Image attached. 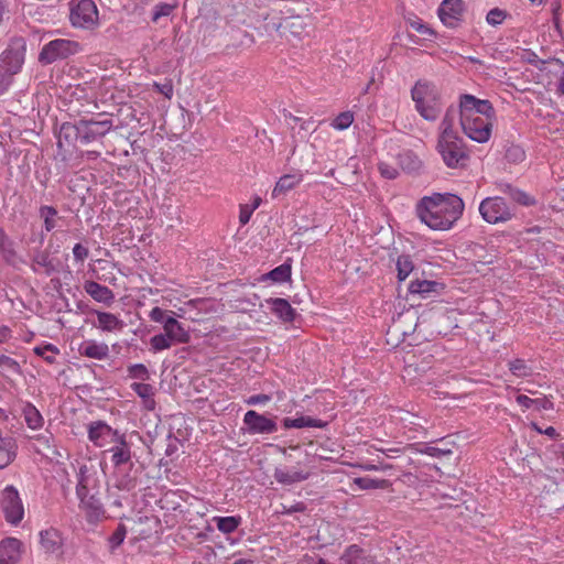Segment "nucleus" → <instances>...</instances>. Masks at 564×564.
I'll list each match as a JSON object with an SVG mask.
<instances>
[{
  "mask_svg": "<svg viewBox=\"0 0 564 564\" xmlns=\"http://www.w3.org/2000/svg\"><path fill=\"white\" fill-rule=\"evenodd\" d=\"M464 200L452 193L422 197L415 207L419 219L433 230H448L462 217Z\"/></svg>",
  "mask_w": 564,
  "mask_h": 564,
  "instance_id": "nucleus-1",
  "label": "nucleus"
},
{
  "mask_svg": "<svg viewBox=\"0 0 564 564\" xmlns=\"http://www.w3.org/2000/svg\"><path fill=\"white\" fill-rule=\"evenodd\" d=\"M97 479L88 474L87 466L79 467L76 495L80 501V508L89 523H97L106 518V510L100 498V492L96 489Z\"/></svg>",
  "mask_w": 564,
  "mask_h": 564,
  "instance_id": "nucleus-2",
  "label": "nucleus"
},
{
  "mask_svg": "<svg viewBox=\"0 0 564 564\" xmlns=\"http://www.w3.org/2000/svg\"><path fill=\"white\" fill-rule=\"evenodd\" d=\"M415 110L426 121H435L443 110L442 94L438 87L426 79H419L411 89Z\"/></svg>",
  "mask_w": 564,
  "mask_h": 564,
  "instance_id": "nucleus-3",
  "label": "nucleus"
},
{
  "mask_svg": "<svg viewBox=\"0 0 564 564\" xmlns=\"http://www.w3.org/2000/svg\"><path fill=\"white\" fill-rule=\"evenodd\" d=\"M436 150L444 164L449 169H462L467 165L469 154L464 140L457 135H438Z\"/></svg>",
  "mask_w": 564,
  "mask_h": 564,
  "instance_id": "nucleus-4",
  "label": "nucleus"
},
{
  "mask_svg": "<svg viewBox=\"0 0 564 564\" xmlns=\"http://www.w3.org/2000/svg\"><path fill=\"white\" fill-rule=\"evenodd\" d=\"M113 128L110 115L100 112L79 119V142L89 144L104 138Z\"/></svg>",
  "mask_w": 564,
  "mask_h": 564,
  "instance_id": "nucleus-5",
  "label": "nucleus"
},
{
  "mask_svg": "<svg viewBox=\"0 0 564 564\" xmlns=\"http://www.w3.org/2000/svg\"><path fill=\"white\" fill-rule=\"evenodd\" d=\"M80 44L73 40L56 39L44 44L40 54L39 62L42 65H51L55 62L67 59L80 51Z\"/></svg>",
  "mask_w": 564,
  "mask_h": 564,
  "instance_id": "nucleus-6",
  "label": "nucleus"
},
{
  "mask_svg": "<svg viewBox=\"0 0 564 564\" xmlns=\"http://www.w3.org/2000/svg\"><path fill=\"white\" fill-rule=\"evenodd\" d=\"M0 511L11 525H19L24 518V505L19 490L13 485L6 486L0 492Z\"/></svg>",
  "mask_w": 564,
  "mask_h": 564,
  "instance_id": "nucleus-7",
  "label": "nucleus"
},
{
  "mask_svg": "<svg viewBox=\"0 0 564 564\" xmlns=\"http://www.w3.org/2000/svg\"><path fill=\"white\" fill-rule=\"evenodd\" d=\"M276 419V415L270 413H259L254 410H249L243 415L241 432L248 435H269L276 433L279 430Z\"/></svg>",
  "mask_w": 564,
  "mask_h": 564,
  "instance_id": "nucleus-8",
  "label": "nucleus"
},
{
  "mask_svg": "<svg viewBox=\"0 0 564 564\" xmlns=\"http://www.w3.org/2000/svg\"><path fill=\"white\" fill-rule=\"evenodd\" d=\"M479 213L488 224L507 223L514 216L511 207L500 196L486 197L479 205Z\"/></svg>",
  "mask_w": 564,
  "mask_h": 564,
  "instance_id": "nucleus-9",
  "label": "nucleus"
},
{
  "mask_svg": "<svg viewBox=\"0 0 564 564\" xmlns=\"http://www.w3.org/2000/svg\"><path fill=\"white\" fill-rule=\"evenodd\" d=\"M26 55V40L23 36H12L7 48L0 54V66L17 75L22 70Z\"/></svg>",
  "mask_w": 564,
  "mask_h": 564,
  "instance_id": "nucleus-10",
  "label": "nucleus"
},
{
  "mask_svg": "<svg viewBox=\"0 0 564 564\" xmlns=\"http://www.w3.org/2000/svg\"><path fill=\"white\" fill-rule=\"evenodd\" d=\"M460 127L463 132L473 141L485 143L490 139L492 123L480 116L460 111Z\"/></svg>",
  "mask_w": 564,
  "mask_h": 564,
  "instance_id": "nucleus-11",
  "label": "nucleus"
},
{
  "mask_svg": "<svg viewBox=\"0 0 564 564\" xmlns=\"http://www.w3.org/2000/svg\"><path fill=\"white\" fill-rule=\"evenodd\" d=\"M69 21L73 26L94 29L98 23V11L93 0H79L70 2Z\"/></svg>",
  "mask_w": 564,
  "mask_h": 564,
  "instance_id": "nucleus-12",
  "label": "nucleus"
},
{
  "mask_svg": "<svg viewBox=\"0 0 564 564\" xmlns=\"http://www.w3.org/2000/svg\"><path fill=\"white\" fill-rule=\"evenodd\" d=\"M113 446L109 448L111 453L112 465L121 473V468L126 465L130 466V470L133 469L134 464L132 462L131 444L127 441V436L123 433H115Z\"/></svg>",
  "mask_w": 564,
  "mask_h": 564,
  "instance_id": "nucleus-13",
  "label": "nucleus"
},
{
  "mask_svg": "<svg viewBox=\"0 0 564 564\" xmlns=\"http://www.w3.org/2000/svg\"><path fill=\"white\" fill-rule=\"evenodd\" d=\"M464 12L465 2L463 0H443L437 10L442 23L451 29L460 25Z\"/></svg>",
  "mask_w": 564,
  "mask_h": 564,
  "instance_id": "nucleus-14",
  "label": "nucleus"
},
{
  "mask_svg": "<svg viewBox=\"0 0 564 564\" xmlns=\"http://www.w3.org/2000/svg\"><path fill=\"white\" fill-rule=\"evenodd\" d=\"M460 111L480 116L487 120L495 117V108L487 99H478L473 95L464 94L460 96Z\"/></svg>",
  "mask_w": 564,
  "mask_h": 564,
  "instance_id": "nucleus-15",
  "label": "nucleus"
},
{
  "mask_svg": "<svg viewBox=\"0 0 564 564\" xmlns=\"http://www.w3.org/2000/svg\"><path fill=\"white\" fill-rule=\"evenodd\" d=\"M31 269L34 273L44 272L45 275L50 276L55 272H58V262L51 257L48 250H34L32 257Z\"/></svg>",
  "mask_w": 564,
  "mask_h": 564,
  "instance_id": "nucleus-16",
  "label": "nucleus"
},
{
  "mask_svg": "<svg viewBox=\"0 0 564 564\" xmlns=\"http://www.w3.org/2000/svg\"><path fill=\"white\" fill-rule=\"evenodd\" d=\"M24 546L17 538H4L0 541V556L6 558L8 564H18L21 561Z\"/></svg>",
  "mask_w": 564,
  "mask_h": 564,
  "instance_id": "nucleus-17",
  "label": "nucleus"
},
{
  "mask_svg": "<svg viewBox=\"0 0 564 564\" xmlns=\"http://www.w3.org/2000/svg\"><path fill=\"white\" fill-rule=\"evenodd\" d=\"M115 433L120 432L118 430H113L102 421L93 422L88 427L89 440L99 447H102L106 444V438L108 437H110V441L113 442Z\"/></svg>",
  "mask_w": 564,
  "mask_h": 564,
  "instance_id": "nucleus-18",
  "label": "nucleus"
},
{
  "mask_svg": "<svg viewBox=\"0 0 564 564\" xmlns=\"http://www.w3.org/2000/svg\"><path fill=\"white\" fill-rule=\"evenodd\" d=\"M497 188L501 193L507 195L511 200H513L514 203H517L521 206L530 207V206L536 205V199L533 196H531L530 194H528L527 192H524L518 187H514L510 183H506V182L498 183Z\"/></svg>",
  "mask_w": 564,
  "mask_h": 564,
  "instance_id": "nucleus-19",
  "label": "nucleus"
},
{
  "mask_svg": "<svg viewBox=\"0 0 564 564\" xmlns=\"http://www.w3.org/2000/svg\"><path fill=\"white\" fill-rule=\"evenodd\" d=\"M85 292L96 302L110 306L115 301V294L108 286L95 281H86L84 284Z\"/></svg>",
  "mask_w": 564,
  "mask_h": 564,
  "instance_id": "nucleus-20",
  "label": "nucleus"
},
{
  "mask_svg": "<svg viewBox=\"0 0 564 564\" xmlns=\"http://www.w3.org/2000/svg\"><path fill=\"white\" fill-rule=\"evenodd\" d=\"M265 303L272 313L283 322L291 323L295 319L296 312L285 299L270 297L265 300Z\"/></svg>",
  "mask_w": 564,
  "mask_h": 564,
  "instance_id": "nucleus-21",
  "label": "nucleus"
},
{
  "mask_svg": "<svg viewBox=\"0 0 564 564\" xmlns=\"http://www.w3.org/2000/svg\"><path fill=\"white\" fill-rule=\"evenodd\" d=\"M164 334L173 341V344H187L191 335L184 326L174 317H169L164 323Z\"/></svg>",
  "mask_w": 564,
  "mask_h": 564,
  "instance_id": "nucleus-22",
  "label": "nucleus"
},
{
  "mask_svg": "<svg viewBox=\"0 0 564 564\" xmlns=\"http://www.w3.org/2000/svg\"><path fill=\"white\" fill-rule=\"evenodd\" d=\"M457 118L460 120V102L457 106L449 105L447 107L438 126V135H457V131L455 130Z\"/></svg>",
  "mask_w": 564,
  "mask_h": 564,
  "instance_id": "nucleus-23",
  "label": "nucleus"
},
{
  "mask_svg": "<svg viewBox=\"0 0 564 564\" xmlns=\"http://www.w3.org/2000/svg\"><path fill=\"white\" fill-rule=\"evenodd\" d=\"M80 356L104 360L109 356V347L106 343H97L95 340H85L78 347Z\"/></svg>",
  "mask_w": 564,
  "mask_h": 564,
  "instance_id": "nucleus-24",
  "label": "nucleus"
},
{
  "mask_svg": "<svg viewBox=\"0 0 564 564\" xmlns=\"http://www.w3.org/2000/svg\"><path fill=\"white\" fill-rule=\"evenodd\" d=\"M308 476L310 474L307 471L296 468L285 469L276 467L273 473V477L276 480V482L288 486L304 481L308 478Z\"/></svg>",
  "mask_w": 564,
  "mask_h": 564,
  "instance_id": "nucleus-25",
  "label": "nucleus"
},
{
  "mask_svg": "<svg viewBox=\"0 0 564 564\" xmlns=\"http://www.w3.org/2000/svg\"><path fill=\"white\" fill-rule=\"evenodd\" d=\"M516 401L523 409H534L536 411H549L554 409L553 401L546 395L532 399L525 394H518L516 397Z\"/></svg>",
  "mask_w": 564,
  "mask_h": 564,
  "instance_id": "nucleus-26",
  "label": "nucleus"
},
{
  "mask_svg": "<svg viewBox=\"0 0 564 564\" xmlns=\"http://www.w3.org/2000/svg\"><path fill=\"white\" fill-rule=\"evenodd\" d=\"M93 313L97 315V324L95 326L104 332L120 330L124 326L123 322L112 313L97 310H94Z\"/></svg>",
  "mask_w": 564,
  "mask_h": 564,
  "instance_id": "nucleus-27",
  "label": "nucleus"
},
{
  "mask_svg": "<svg viewBox=\"0 0 564 564\" xmlns=\"http://www.w3.org/2000/svg\"><path fill=\"white\" fill-rule=\"evenodd\" d=\"M282 425L285 430L289 429H303V427H317L324 429L327 426V422L311 416H299V417H284Z\"/></svg>",
  "mask_w": 564,
  "mask_h": 564,
  "instance_id": "nucleus-28",
  "label": "nucleus"
},
{
  "mask_svg": "<svg viewBox=\"0 0 564 564\" xmlns=\"http://www.w3.org/2000/svg\"><path fill=\"white\" fill-rule=\"evenodd\" d=\"M339 560L344 564H372V558L367 556L365 550L357 544L349 545Z\"/></svg>",
  "mask_w": 564,
  "mask_h": 564,
  "instance_id": "nucleus-29",
  "label": "nucleus"
},
{
  "mask_svg": "<svg viewBox=\"0 0 564 564\" xmlns=\"http://www.w3.org/2000/svg\"><path fill=\"white\" fill-rule=\"evenodd\" d=\"M40 542L47 553H56L62 549L63 540L59 532L55 529L41 531Z\"/></svg>",
  "mask_w": 564,
  "mask_h": 564,
  "instance_id": "nucleus-30",
  "label": "nucleus"
},
{
  "mask_svg": "<svg viewBox=\"0 0 564 564\" xmlns=\"http://www.w3.org/2000/svg\"><path fill=\"white\" fill-rule=\"evenodd\" d=\"M303 180L302 174H285L279 178L273 191L272 197L275 198L282 194L288 193L299 185Z\"/></svg>",
  "mask_w": 564,
  "mask_h": 564,
  "instance_id": "nucleus-31",
  "label": "nucleus"
},
{
  "mask_svg": "<svg viewBox=\"0 0 564 564\" xmlns=\"http://www.w3.org/2000/svg\"><path fill=\"white\" fill-rule=\"evenodd\" d=\"M272 29L276 31L281 36L285 34V31H290L293 35H300L302 29V20L300 17H288L280 19L279 23H273Z\"/></svg>",
  "mask_w": 564,
  "mask_h": 564,
  "instance_id": "nucleus-32",
  "label": "nucleus"
},
{
  "mask_svg": "<svg viewBox=\"0 0 564 564\" xmlns=\"http://www.w3.org/2000/svg\"><path fill=\"white\" fill-rule=\"evenodd\" d=\"M22 415L26 425L32 430H39L43 426L44 420L40 411L31 403L24 402L22 405Z\"/></svg>",
  "mask_w": 564,
  "mask_h": 564,
  "instance_id": "nucleus-33",
  "label": "nucleus"
},
{
  "mask_svg": "<svg viewBox=\"0 0 564 564\" xmlns=\"http://www.w3.org/2000/svg\"><path fill=\"white\" fill-rule=\"evenodd\" d=\"M39 215L43 219L44 230L50 232L57 227L58 213L53 206L42 205L39 208Z\"/></svg>",
  "mask_w": 564,
  "mask_h": 564,
  "instance_id": "nucleus-34",
  "label": "nucleus"
},
{
  "mask_svg": "<svg viewBox=\"0 0 564 564\" xmlns=\"http://www.w3.org/2000/svg\"><path fill=\"white\" fill-rule=\"evenodd\" d=\"M400 167L408 172H416L420 170L422 162L412 151H404L398 155Z\"/></svg>",
  "mask_w": 564,
  "mask_h": 564,
  "instance_id": "nucleus-35",
  "label": "nucleus"
},
{
  "mask_svg": "<svg viewBox=\"0 0 564 564\" xmlns=\"http://www.w3.org/2000/svg\"><path fill=\"white\" fill-rule=\"evenodd\" d=\"M214 522L217 529L223 533H232L241 523V517L228 516V517H215Z\"/></svg>",
  "mask_w": 564,
  "mask_h": 564,
  "instance_id": "nucleus-36",
  "label": "nucleus"
},
{
  "mask_svg": "<svg viewBox=\"0 0 564 564\" xmlns=\"http://www.w3.org/2000/svg\"><path fill=\"white\" fill-rule=\"evenodd\" d=\"M354 484L361 490L387 489L391 485L388 479H375L368 476L355 478Z\"/></svg>",
  "mask_w": 564,
  "mask_h": 564,
  "instance_id": "nucleus-37",
  "label": "nucleus"
},
{
  "mask_svg": "<svg viewBox=\"0 0 564 564\" xmlns=\"http://www.w3.org/2000/svg\"><path fill=\"white\" fill-rule=\"evenodd\" d=\"M291 264L284 262L279 267L274 268L270 272L263 275V279H269L276 283H283L291 279Z\"/></svg>",
  "mask_w": 564,
  "mask_h": 564,
  "instance_id": "nucleus-38",
  "label": "nucleus"
},
{
  "mask_svg": "<svg viewBox=\"0 0 564 564\" xmlns=\"http://www.w3.org/2000/svg\"><path fill=\"white\" fill-rule=\"evenodd\" d=\"M440 286V283L436 281L430 280H415L412 281L409 285V292L411 294H427L431 292H436V289Z\"/></svg>",
  "mask_w": 564,
  "mask_h": 564,
  "instance_id": "nucleus-39",
  "label": "nucleus"
},
{
  "mask_svg": "<svg viewBox=\"0 0 564 564\" xmlns=\"http://www.w3.org/2000/svg\"><path fill=\"white\" fill-rule=\"evenodd\" d=\"M176 8H177V2H174V3L159 2L152 9L151 21L153 23H159V21L162 18L170 17Z\"/></svg>",
  "mask_w": 564,
  "mask_h": 564,
  "instance_id": "nucleus-40",
  "label": "nucleus"
},
{
  "mask_svg": "<svg viewBox=\"0 0 564 564\" xmlns=\"http://www.w3.org/2000/svg\"><path fill=\"white\" fill-rule=\"evenodd\" d=\"M395 265L399 281H404L414 269V263L409 254L399 256Z\"/></svg>",
  "mask_w": 564,
  "mask_h": 564,
  "instance_id": "nucleus-41",
  "label": "nucleus"
},
{
  "mask_svg": "<svg viewBox=\"0 0 564 564\" xmlns=\"http://www.w3.org/2000/svg\"><path fill=\"white\" fill-rule=\"evenodd\" d=\"M36 356L42 357L47 364L52 365L56 361V356L59 354V349L53 344H45L43 346H36L33 348Z\"/></svg>",
  "mask_w": 564,
  "mask_h": 564,
  "instance_id": "nucleus-42",
  "label": "nucleus"
},
{
  "mask_svg": "<svg viewBox=\"0 0 564 564\" xmlns=\"http://www.w3.org/2000/svg\"><path fill=\"white\" fill-rule=\"evenodd\" d=\"M0 368L6 377L9 375H22L20 364L15 359L6 355H0Z\"/></svg>",
  "mask_w": 564,
  "mask_h": 564,
  "instance_id": "nucleus-43",
  "label": "nucleus"
},
{
  "mask_svg": "<svg viewBox=\"0 0 564 564\" xmlns=\"http://www.w3.org/2000/svg\"><path fill=\"white\" fill-rule=\"evenodd\" d=\"M132 471H133V469L132 470L129 469L128 473H124L118 477L117 485H116L118 489L130 491L137 487V482H138L137 470H134V473L131 474Z\"/></svg>",
  "mask_w": 564,
  "mask_h": 564,
  "instance_id": "nucleus-44",
  "label": "nucleus"
},
{
  "mask_svg": "<svg viewBox=\"0 0 564 564\" xmlns=\"http://www.w3.org/2000/svg\"><path fill=\"white\" fill-rule=\"evenodd\" d=\"M79 120L72 122H65L61 126L59 139H65L69 142L72 139L79 141Z\"/></svg>",
  "mask_w": 564,
  "mask_h": 564,
  "instance_id": "nucleus-45",
  "label": "nucleus"
},
{
  "mask_svg": "<svg viewBox=\"0 0 564 564\" xmlns=\"http://www.w3.org/2000/svg\"><path fill=\"white\" fill-rule=\"evenodd\" d=\"M131 389L140 397L143 402H152L154 395V388L144 382H133L131 384Z\"/></svg>",
  "mask_w": 564,
  "mask_h": 564,
  "instance_id": "nucleus-46",
  "label": "nucleus"
},
{
  "mask_svg": "<svg viewBox=\"0 0 564 564\" xmlns=\"http://www.w3.org/2000/svg\"><path fill=\"white\" fill-rule=\"evenodd\" d=\"M127 535V528L124 524H118L117 529L108 538L109 550L113 552L118 546H120Z\"/></svg>",
  "mask_w": 564,
  "mask_h": 564,
  "instance_id": "nucleus-47",
  "label": "nucleus"
},
{
  "mask_svg": "<svg viewBox=\"0 0 564 564\" xmlns=\"http://www.w3.org/2000/svg\"><path fill=\"white\" fill-rule=\"evenodd\" d=\"M509 369L517 377H528L532 373V369L527 362L519 358L509 362Z\"/></svg>",
  "mask_w": 564,
  "mask_h": 564,
  "instance_id": "nucleus-48",
  "label": "nucleus"
},
{
  "mask_svg": "<svg viewBox=\"0 0 564 564\" xmlns=\"http://www.w3.org/2000/svg\"><path fill=\"white\" fill-rule=\"evenodd\" d=\"M417 452L421 454H425V455H429L432 457H437V458L443 457V456H449L453 453L452 449H449V448H440V447H435V446H432L429 444L420 445V447L417 448Z\"/></svg>",
  "mask_w": 564,
  "mask_h": 564,
  "instance_id": "nucleus-49",
  "label": "nucleus"
},
{
  "mask_svg": "<svg viewBox=\"0 0 564 564\" xmlns=\"http://www.w3.org/2000/svg\"><path fill=\"white\" fill-rule=\"evenodd\" d=\"M128 376L133 379L147 381L150 379V372L143 364H134L128 367Z\"/></svg>",
  "mask_w": 564,
  "mask_h": 564,
  "instance_id": "nucleus-50",
  "label": "nucleus"
},
{
  "mask_svg": "<svg viewBox=\"0 0 564 564\" xmlns=\"http://www.w3.org/2000/svg\"><path fill=\"white\" fill-rule=\"evenodd\" d=\"M354 121V115L350 111L340 112L332 122V127L336 130H345L350 127Z\"/></svg>",
  "mask_w": 564,
  "mask_h": 564,
  "instance_id": "nucleus-51",
  "label": "nucleus"
},
{
  "mask_svg": "<svg viewBox=\"0 0 564 564\" xmlns=\"http://www.w3.org/2000/svg\"><path fill=\"white\" fill-rule=\"evenodd\" d=\"M17 74L0 66V96L4 95L14 82Z\"/></svg>",
  "mask_w": 564,
  "mask_h": 564,
  "instance_id": "nucleus-52",
  "label": "nucleus"
},
{
  "mask_svg": "<svg viewBox=\"0 0 564 564\" xmlns=\"http://www.w3.org/2000/svg\"><path fill=\"white\" fill-rule=\"evenodd\" d=\"M150 344L153 351H161L164 349H169L172 346L173 341L163 333L154 335L150 339Z\"/></svg>",
  "mask_w": 564,
  "mask_h": 564,
  "instance_id": "nucleus-53",
  "label": "nucleus"
},
{
  "mask_svg": "<svg viewBox=\"0 0 564 564\" xmlns=\"http://www.w3.org/2000/svg\"><path fill=\"white\" fill-rule=\"evenodd\" d=\"M506 17H507L506 11H503L499 8H494L487 13L486 21L488 24H490L492 26H497L503 22Z\"/></svg>",
  "mask_w": 564,
  "mask_h": 564,
  "instance_id": "nucleus-54",
  "label": "nucleus"
},
{
  "mask_svg": "<svg viewBox=\"0 0 564 564\" xmlns=\"http://www.w3.org/2000/svg\"><path fill=\"white\" fill-rule=\"evenodd\" d=\"M551 63L557 67V70L561 73L556 83L555 93L558 96H564V62L558 58L551 59Z\"/></svg>",
  "mask_w": 564,
  "mask_h": 564,
  "instance_id": "nucleus-55",
  "label": "nucleus"
},
{
  "mask_svg": "<svg viewBox=\"0 0 564 564\" xmlns=\"http://www.w3.org/2000/svg\"><path fill=\"white\" fill-rule=\"evenodd\" d=\"M506 158L513 163L522 162L525 159L524 150L519 145H511L507 149Z\"/></svg>",
  "mask_w": 564,
  "mask_h": 564,
  "instance_id": "nucleus-56",
  "label": "nucleus"
},
{
  "mask_svg": "<svg viewBox=\"0 0 564 564\" xmlns=\"http://www.w3.org/2000/svg\"><path fill=\"white\" fill-rule=\"evenodd\" d=\"M378 170H379L381 176L387 180H394L399 175L398 170L387 162H379Z\"/></svg>",
  "mask_w": 564,
  "mask_h": 564,
  "instance_id": "nucleus-57",
  "label": "nucleus"
},
{
  "mask_svg": "<svg viewBox=\"0 0 564 564\" xmlns=\"http://www.w3.org/2000/svg\"><path fill=\"white\" fill-rule=\"evenodd\" d=\"M281 509L276 510V513L279 514H291L295 512H304L306 510V505L302 501H299L292 506H286L284 503H281Z\"/></svg>",
  "mask_w": 564,
  "mask_h": 564,
  "instance_id": "nucleus-58",
  "label": "nucleus"
},
{
  "mask_svg": "<svg viewBox=\"0 0 564 564\" xmlns=\"http://www.w3.org/2000/svg\"><path fill=\"white\" fill-rule=\"evenodd\" d=\"M149 317L151 318V321L155 323H161L164 326V323L171 316L167 315L166 311H164L163 308L155 306L150 311Z\"/></svg>",
  "mask_w": 564,
  "mask_h": 564,
  "instance_id": "nucleus-59",
  "label": "nucleus"
},
{
  "mask_svg": "<svg viewBox=\"0 0 564 564\" xmlns=\"http://www.w3.org/2000/svg\"><path fill=\"white\" fill-rule=\"evenodd\" d=\"M410 25L413 30H415L416 32H419L423 35H427V36L434 35L433 30L430 26H427L426 24H424L421 19L416 18L414 20H411Z\"/></svg>",
  "mask_w": 564,
  "mask_h": 564,
  "instance_id": "nucleus-60",
  "label": "nucleus"
},
{
  "mask_svg": "<svg viewBox=\"0 0 564 564\" xmlns=\"http://www.w3.org/2000/svg\"><path fill=\"white\" fill-rule=\"evenodd\" d=\"M530 427L535 431L539 434L546 435L553 440H556L560 437V433L553 427L549 426L546 429H542L538 423L531 422Z\"/></svg>",
  "mask_w": 564,
  "mask_h": 564,
  "instance_id": "nucleus-61",
  "label": "nucleus"
},
{
  "mask_svg": "<svg viewBox=\"0 0 564 564\" xmlns=\"http://www.w3.org/2000/svg\"><path fill=\"white\" fill-rule=\"evenodd\" d=\"M0 251L2 252V254L6 259H9L10 257L14 256V251L12 249V242L3 234L1 235V239H0Z\"/></svg>",
  "mask_w": 564,
  "mask_h": 564,
  "instance_id": "nucleus-62",
  "label": "nucleus"
},
{
  "mask_svg": "<svg viewBox=\"0 0 564 564\" xmlns=\"http://www.w3.org/2000/svg\"><path fill=\"white\" fill-rule=\"evenodd\" d=\"M73 256L77 262L83 263L88 258L89 250L87 247L83 246L82 243H76L73 248Z\"/></svg>",
  "mask_w": 564,
  "mask_h": 564,
  "instance_id": "nucleus-63",
  "label": "nucleus"
},
{
  "mask_svg": "<svg viewBox=\"0 0 564 564\" xmlns=\"http://www.w3.org/2000/svg\"><path fill=\"white\" fill-rule=\"evenodd\" d=\"M271 400V397L269 394H253L250 395L245 402L248 405H258V404H265Z\"/></svg>",
  "mask_w": 564,
  "mask_h": 564,
  "instance_id": "nucleus-64",
  "label": "nucleus"
}]
</instances>
